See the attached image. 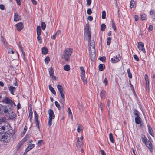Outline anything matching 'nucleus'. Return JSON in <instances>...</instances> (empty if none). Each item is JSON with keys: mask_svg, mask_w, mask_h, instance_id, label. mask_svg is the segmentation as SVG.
I'll list each match as a JSON object with an SVG mask.
<instances>
[{"mask_svg": "<svg viewBox=\"0 0 155 155\" xmlns=\"http://www.w3.org/2000/svg\"><path fill=\"white\" fill-rule=\"evenodd\" d=\"M90 46L92 47V50L95 49V42L94 40H92L91 41L90 44Z\"/></svg>", "mask_w": 155, "mask_h": 155, "instance_id": "a878e982", "label": "nucleus"}, {"mask_svg": "<svg viewBox=\"0 0 155 155\" xmlns=\"http://www.w3.org/2000/svg\"><path fill=\"white\" fill-rule=\"evenodd\" d=\"M145 80L146 82V84H149V81L148 75L146 74L145 75Z\"/></svg>", "mask_w": 155, "mask_h": 155, "instance_id": "473e14b6", "label": "nucleus"}, {"mask_svg": "<svg viewBox=\"0 0 155 155\" xmlns=\"http://www.w3.org/2000/svg\"><path fill=\"white\" fill-rule=\"evenodd\" d=\"M48 50L45 47H43L42 48V52L43 54L45 55L48 53Z\"/></svg>", "mask_w": 155, "mask_h": 155, "instance_id": "a211bd4d", "label": "nucleus"}, {"mask_svg": "<svg viewBox=\"0 0 155 155\" xmlns=\"http://www.w3.org/2000/svg\"><path fill=\"white\" fill-rule=\"evenodd\" d=\"M85 74H81V78L83 81L84 84H86L87 83V80L85 76Z\"/></svg>", "mask_w": 155, "mask_h": 155, "instance_id": "412c9836", "label": "nucleus"}, {"mask_svg": "<svg viewBox=\"0 0 155 155\" xmlns=\"http://www.w3.org/2000/svg\"><path fill=\"white\" fill-rule=\"evenodd\" d=\"M147 144H147H145V145L148 147V149H149V150H150V151L151 153H152L153 150V145L152 146H151L150 147H149V146H148V144Z\"/></svg>", "mask_w": 155, "mask_h": 155, "instance_id": "e433bc0d", "label": "nucleus"}, {"mask_svg": "<svg viewBox=\"0 0 155 155\" xmlns=\"http://www.w3.org/2000/svg\"><path fill=\"white\" fill-rule=\"evenodd\" d=\"M111 22H112V27L113 28L114 30V31H115L116 30V26L115 24V23H114V22L113 21V20H112Z\"/></svg>", "mask_w": 155, "mask_h": 155, "instance_id": "3c124183", "label": "nucleus"}, {"mask_svg": "<svg viewBox=\"0 0 155 155\" xmlns=\"http://www.w3.org/2000/svg\"><path fill=\"white\" fill-rule=\"evenodd\" d=\"M64 69L66 71H68L70 70V68L69 65L66 64L64 66Z\"/></svg>", "mask_w": 155, "mask_h": 155, "instance_id": "72a5a7b5", "label": "nucleus"}, {"mask_svg": "<svg viewBox=\"0 0 155 155\" xmlns=\"http://www.w3.org/2000/svg\"><path fill=\"white\" fill-rule=\"evenodd\" d=\"M141 118L139 116V117H136L135 118V122L137 124H139L141 123Z\"/></svg>", "mask_w": 155, "mask_h": 155, "instance_id": "dca6fc26", "label": "nucleus"}, {"mask_svg": "<svg viewBox=\"0 0 155 155\" xmlns=\"http://www.w3.org/2000/svg\"><path fill=\"white\" fill-rule=\"evenodd\" d=\"M7 127H5V126H0V133H5V130L7 128Z\"/></svg>", "mask_w": 155, "mask_h": 155, "instance_id": "f3484780", "label": "nucleus"}, {"mask_svg": "<svg viewBox=\"0 0 155 155\" xmlns=\"http://www.w3.org/2000/svg\"><path fill=\"white\" fill-rule=\"evenodd\" d=\"M83 144V143L82 142V141H80L79 140V137H78V149L81 148V146H82Z\"/></svg>", "mask_w": 155, "mask_h": 155, "instance_id": "393cba45", "label": "nucleus"}, {"mask_svg": "<svg viewBox=\"0 0 155 155\" xmlns=\"http://www.w3.org/2000/svg\"><path fill=\"white\" fill-rule=\"evenodd\" d=\"M35 118V120H38V116L36 111H34Z\"/></svg>", "mask_w": 155, "mask_h": 155, "instance_id": "58836bf2", "label": "nucleus"}, {"mask_svg": "<svg viewBox=\"0 0 155 155\" xmlns=\"http://www.w3.org/2000/svg\"><path fill=\"white\" fill-rule=\"evenodd\" d=\"M49 73L50 77L56 80V77L54 75V72L53 68L52 67H51L49 69Z\"/></svg>", "mask_w": 155, "mask_h": 155, "instance_id": "9b49d317", "label": "nucleus"}, {"mask_svg": "<svg viewBox=\"0 0 155 155\" xmlns=\"http://www.w3.org/2000/svg\"><path fill=\"white\" fill-rule=\"evenodd\" d=\"M98 68L99 71H102L105 68V65L103 64H100L99 65Z\"/></svg>", "mask_w": 155, "mask_h": 155, "instance_id": "6ab92c4d", "label": "nucleus"}, {"mask_svg": "<svg viewBox=\"0 0 155 155\" xmlns=\"http://www.w3.org/2000/svg\"><path fill=\"white\" fill-rule=\"evenodd\" d=\"M23 142H22L21 141L20 142H19L17 145V149H19L21 147L22 145L23 144Z\"/></svg>", "mask_w": 155, "mask_h": 155, "instance_id": "c03bdc74", "label": "nucleus"}, {"mask_svg": "<svg viewBox=\"0 0 155 155\" xmlns=\"http://www.w3.org/2000/svg\"><path fill=\"white\" fill-rule=\"evenodd\" d=\"M146 18V15L145 14H142L141 15V19L142 21L145 20Z\"/></svg>", "mask_w": 155, "mask_h": 155, "instance_id": "09e8293b", "label": "nucleus"}, {"mask_svg": "<svg viewBox=\"0 0 155 155\" xmlns=\"http://www.w3.org/2000/svg\"><path fill=\"white\" fill-rule=\"evenodd\" d=\"M148 128L149 132L150 134V135H151L153 137H154V134L153 132V130H152V128L149 125H148Z\"/></svg>", "mask_w": 155, "mask_h": 155, "instance_id": "2eb2a0df", "label": "nucleus"}, {"mask_svg": "<svg viewBox=\"0 0 155 155\" xmlns=\"http://www.w3.org/2000/svg\"><path fill=\"white\" fill-rule=\"evenodd\" d=\"M111 39V38L110 37H108L107 38V45H109L110 44Z\"/></svg>", "mask_w": 155, "mask_h": 155, "instance_id": "37998d69", "label": "nucleus"}, {"mask_svg": "<svg viewBox=\"0 0 155 155\" xmlns=\"http://www.w3.org/2000/svg\"><path fill=\"white\" fill-rule=\"evenodd\" d=\"M106 58L104 56L101 57L99 58L100 60L102 62H105L106 60Z\"/></svg>", "mask_w": 155, "mask_h": 155, "instance_id": "8fccbe9b", "label": "nucleus"}, {"mask_svg": "<svg viewBox=\"0 0 155 155\" xmlns=\"http://www.w3.org/2000/svg\"><path fill=\"white\" fill-rule=\"evenodd\" d=\"M21 19L20 16L19 15L17 12L14 13V21H17Z\"/></svg>", "mask_w": 155, "mask_h": 155, "instance_id": "ddd939ff", "label": "nucleus"}, {"mask_svg": "<svg viewBox=\"0 0 155 155\" xmlns=\"http://www.w3.org/2000/svg\"><path fill=\"white\" fill-rule=\"evenodd\" d=\"M109 138L110 141L112 143H113L114 142V140L113 134L111 133H110L109 134Z\"/></svg>", "mask_w": 155, "mask_h": 155, "instance_id": "c85d7f7f", "label": "nucleus"}, {"mask_svg": "<svg viewBox=\"0 0 155 155\" xmlns=\"http://www.w3.org/2000/svg\"><path fill=\"white\" fill-rule=\"evenodd\" d=\"M28 139V137H24L22 140H21V142H23V143H24L25 142L27 141V140Z\"/></svg>", "mask_w": 155, "mask_h": 155, "instance_id": "bf43d9fd", "label": "nucleus"}, {"mask_svg": "<svg viewBox=\"0 0 155 155\" xmlns=\"http://www.w3.org/2000/svg\"><path fill=\"white\" fill-rule=\"evenodd\" d=\"M9 90L11 94L13 95L14 94V91L15 90V88L12 86H10L9 87Z\"/></svg>", "mask_w": 155, "mask_h": 155, "instance_id": "aec40b11", "label": "nucleus"}, {"mask_svg": "<svg viewBox=\"0 0 155 155\" xmlns=\"http://www.w3.org/2000/svg\"><path fill=\"white\" fill-rule=\"evenodd\" d=\"M3 107H2L3 108ZM13 109H11L10 111L9 109L6 108V107L5 108H3L2 109V111L0 112L1 113L4 114L6 116L10 115L11 116V117L13 118H15V117H17L15 113L12 111Z\"/></svg>", "mask_w": 155, "mask_h": 155, "instance_id": "f03ea898", "label": "nucleus"}, {"mask_svg": "<svg viewBox=\"0 0 155 155\" xmlns=\"http://www.w3.org/2000/svg\"><path fill=\"white\" fill-rule=\"evenodd\" d=\"M87 2V6H89L91 3V0H86Z\"/></svg>", "mask_w": 155, "mask_h": 155, "instance_id": "6e6d98bb", "label": "nucleus"}, {"mask_svg": "<svg viewBox=\"0 0 155 155\" xmlns=\"http://www.w3.org/2000/svg\"><path fill=\"white\" fill-rule=\"evenodd\" d=\"M105 93V91L104 90H102L101 91L100 93V96L101 97V98L103 99L104 98Z\"/></svg>", "mask_w": 155, "mask_h": 155, "instance_id": "bb28decb", "label": "nucleus"}, {"mask_svg": "<svg viewBox=\"0 0 155 155\" xmlns=\"http://www.w3.org/2000/svg\"><path fill=\"white\" fill-rule=\"evenodd\" d=\"M5 127H7V128H6L5 129H6L5 130V134H6L7 135H9L10 137L11 135L13 132V130L12 129V127L9 125L7 126L5 125Z\"/></svg>", "mask_w": 155, "mask_h": 155, "instance_id": "0eeeda50", "label": "nucleus"}, {"mask_svg": "<svg viewBox=\"0 0 155 155\" xmlns=\"http://www.w3.org/2000/svg\"><path fill=\"white\" fill-rule=\"evenodd\" d=\"M89 57L91 60L94 61L95 58V49L91 50L90 47L89 48Z\"/></svg>", "mask_w": 155, "mask_h": 155, "instance_id": "423d86ee", "label": "nucleus"}, {"mask_svg": "<svg viewBox=\"0 0 155 155\" xmlns=\"http://www.w3.org/2000/svg\"><path fill=\"white\" fill-rule=\"evenodd\" d=\"M43 142L42 140H41L38 141V146H40L42 145V143Z\"/></svg>", "mask_w": 155, "mask_h": 155, "instance_id": "5fc2aeb1", "label": "nucleus"}, {"mask_svg": "<svg viewBox=\"0 0 155 155\" xmlns=\"http://www.w3.org/2000/svg\"><path fill=\"white\" fill-rule=\"evenodd\" d=\"M17 30L18 31H20L22 30L24 27L23 24L22 22H20L15 25Z\"/></svg>", "mask_w": 155, "mask_h": 155, "instance_id": "1a4fd4ad", "label": "nucleus"}, {"mask_svg": "<svg viewBox=\"0 0 155 155\" xmlns=\"http://www.w3.org/2000/svg\"><path fill=\"white\" fill-rule=\"evenodd\" d=\"M53 119L48 118V125L50 126L52 124Z\"/></svg>", "mask_w": 155, "mask_h": 155, "instance_id": "de8ad7c7", "label": "nucleus"}, {"mask_svg": "<svg viewBox=\"0 0 155 155\" xmlns=\"http://www.w3.org/2000/svg\"><path fill=\"white\" fill-rule=\"evenodd\" d=\"M65 92L64 91L60 92V94L61 96V98L60 99V101H64L65 100V96L64 95Z\"/></svg>", "mask_w": 155, "mask_h": 155, "instance_id": "5701e85b", "label": "nucleus"}, {"mask_svg": "<svg viewBox=\"0 0 155 155\" xmlns=\"http://www.w3.org/2000/svg\"><path fill=\"white\" fill-rule=\"evenodd\" d=\"M55 104L56 106L58 108V110H61V107L58 103L56 101L55 102Z\"/></svg>", "mask_w": 155, "mask_h": 155, "instance_id": "4c0bfd02", "label": "nucleus"}, {"mask_svg": "<svg viewBox=\"0 0 155 155\" xmlns=\"http://www.w3.org/2000/svg\"><path fill=\"white\" fill-rule=\"evenodd\" d=\"M62 101H60V102L62 104V106H61L63 108H64V103H65V100L64 101H63V102H62Z\"/></svg>", "mask_w": 155, "mask_h": 155, "instance_id": "0e129e2a", "label": "nucleus"}, {"mask_svg": "<svg viewBox=\"0 0 155 155\" xmlns=\"http://www.w3.org/2000/svg\"><path fill=\"white\" fill-rule=\"evenodd\" d=\"M127 71L129 78H132V76L131 73L130 72V69L129 68L127 69Z\"/></svg>", "mask_w": 155, "mask_h": 155, "instance_id": "c756f323", "label": "nucleus"}, {"mask_svg": "<svg viewBox=\"0 0 155 155\" xmlns=\"http://www.w3.org/2000/svg\"><path fill=\"white\" fill-rule=\"evenodd\" d=\"M35 123L36 124V126L37 127L39 130H40V127H39V122L38 120H35Z\"/></svg>", "mask_w": 155, "mask_h": 155, "instance_id": "f704fd0d", "label": "nucleus"}, {"mask_svg": "<svg viewBox=\"0 0 155 155\" xmlns=\"http://www.w3.org/2000/svg\"><path fill=\"white\" fill-rule=\"evenodd\" d=\"M92 12L90 8H88L87 10V13L88 15H91L92 14Z\"/></svg>", "mask_w": 155, "mask_h": 155, "instance_id": "13d9d810", "label": "nucleus"}, {"mask_svg": "<svg viewBox=\"0 0 155 155\" xmlns=\"http://www.w3.org/2000/svg\"><path fill=\"white\" fill-rule=\"evenodd\" d=\"M34 146L35 145L34 144H31L28 146L30 147V149L31 150L34 147Z\"/></svg>", "mask_w": 155, "mask_h": 155, "instance_id": "774afa93", "label": "nucleus"}, {"mask_svg": "<svg viewBox=\"0 0 155 155\" xmlns=\"http://www.w3.org/2000/svg\"><path fill=\"white\" fill-rule=\"evenodd\" d=\"M32 111L31 110V112H30L29 114V117H30V120H31L32 119Z\"/></svg>", "mask_w": 155, "mask_h": 155, "instance_id": "052dcab7", "label": "nucleus"}, {"mask_svg": "<svg viewBox=\"0 0 155 155\" xmlns=\"http://www.w3.org/2000/svg\"><path fill=\"white\" fill-rule=\"evenodd\" d=\"M137 47L140 50L142 51L144 53H146L145 50L144 48V45L142 42L138 43Z\"/></svg>", "mask_w": 155, "mask_h": 155, "instance_id": "6e6552de", "label": "nucleus"}, {"mask_svg": "<svg viewBox=\"0 0 155 155\" xmlns=\"http://www.w3.org/2000/svg\"><path fill=\"white\" fill-rule=\"evenodd\" d=\"M41 26L43 30H44L46 27V25L45 22H42L41 24Z\"/></svg>", "mask_w": 155, "mask_h": 155, "instance_id": "c9c22d12", "label": "nucleus"}, {"mask_svg": "<svg viewBox=\"0 0 155 155\" xmlns=\"http://www.w3.org/2000/svg\"><path fill=\"white\" fill-rule=\"evenodd\" d=\"M68 114L69 115H70L71 116V119H73V116L72 115V113L71 110L70 109V108H68Z\"/></svg>", "mask_w": 155, "mask_h": 155, "instance_id": "603ef678", "label": "nucleus"}, {"mask_svg": "<svg viewBox=\"0 0 155 155\" xmlns=\"http://www.w3.org/2000/svg\"><path fill=\"white\" fill-rule=\"evenodd\" d=\"M37 39L39 43H41L42 42V40L40 35H37Z\"/></svg>", "mask_w": 155, "mask_h": 155, "instance_id": "79ce46f5", "label": "nucleus"}, {"mask_svg": "<svg viewBox=\"0 0 155 155\" xmlns=\"http://www.w3.org/2000/svg\"><path fill=\"white\" fill-rule=\"evenodd\" d=\"M106 28V26L104 24H102L101 25V30L102 31H105V29Z\"/></svg>", "mask_w": 155, "mask_h": 155, "instance_id": "7c9ffc66", "label": "nucleus"}, {"mask_svg": "<svg viewBox=\"0 0 155 155\" xmlns=\"http://www.w3.org/2000/svg\"><path fill=\"white\" fill-rule=\"evenodd\" d=\"M100 152L102 155H106L105 153L103 150H101L100 151Z\"/></svg>", "mask_w": 155, "mask_h": 155, "instance_id": "69168bd1", "label": "nucleus"}, {"mask_svg": "<svg viewBox=\"0 0 155 155\" xmlns=\"http://www.w3.org/2000/svg\"><path fill=\"white\" fill-rule=\"evenodd\" d=\"M134 2L133 0H131L130 2V8H133Z\"/></svg>", "mask_w": 155, "mask_h": 155, "instance_id": "49530a36", "label": "nucleus"}, {"mask_svg": "<svg viewBox=\"0 0 155 155\" xmlns=\"http://www.w3.org/2000/svg\"><path fill=\"white\" fill-rule=\"evenodd\" d=\"M37 35H40L41 34L42 31L39 26H38L37 27Z\"/></svg>", "mask_w": 155, "mask_h": 155, "instance_id": "4be33fe9", "label": "nucleus"}, {"mask_svg": "<svg viewBox=\"0 0 155 155\" xmlns=\"http://www.w3.org/2000/svg\"><path fill=\"white\" fill-rule=\"evenodd\" d=\"M141 138L142 140V142L145 144H147V143L148 141L149 140H147V138H146L145 136L143 134H142L141 135Z\"/></svg>", "mask_w": 155, "mask_h": 155, "instance_id": "4468645a", "label": "nucleus"}, {"mask_svg": "<svg viewBox=\"0 0 155 155\" xmlns=\"http://www.w3.org/2000/svg\"><path fill=\"white\" fill-rule=\"evenodd\" d=\"M84 33L88 36V41L89 42L91 40V30L90 29L89 24H87L85 25V28L84 30Z\"/></svg>", "mask_w": 155, "mask_h": 155, "instance_id": "39448f33", "label": "nucleus"}, {"mask_svg": "<svg viewBox=\"0 0 155 155\" xmlns=\"http://www.w3.org/2000/svg\"><path fill=\"white\" fill-rule=\"evenodd\" d=\"M134 59L137 61H139V59L137 55L135 54L134 55Z\"/></svg>", "mask_w": 155, "mask_h": 155, "instance_id": "4d7b16f0", "label": "nucleus"}, {"mask_svg": "<svg viewBox=\"0 0 155 155\" xmlns=\"http://www.w3.org/2000/svg\"><path fill=\"white\" fill-rule=\"evenodd\" d=\"M49 88L52 94H53L54 95H55L56 94V92L54 89L53 88L51 85H49Z\"/></svg>", "mask_w": 155, "mask_h": 155, "instance_id": "b1692460", "label": "nucleus"}, {"mask_svg": "<svg viewBox=\"0 0 155 155\" xmlns=\"http://www.w3.org/2000/svg\"><path fill=\"white\" fill-rule=\"evenodd\" d=\"M57 88L59 91V92H62L63 91V89L62 87L60 85H57Z\"/></svg>", "mask_w": 155, "mask_h": 155, "instance_id": "cd10ccee", "label": "nucleus"}, {"mask_svg": "<svg viewBox=\"0 0 155 155\" xmlns=\"http://www.w3.org/2000/svg\"><path fill=\"white\" fill-rule=\"evenodd\" d=\"M106 13L105 11H103L102 12V18L103 19H104L106 18Z\"/></svg>", "mask_w": 155, "mask_h": 155, "instance_id": "ea45409f", "label": "nucleus"}, {"mask_svg": "<svg viewBox=\"0 0 155 155\" xmlns=\"http://www.w3.org/2000/svg\"><path fill=\"white\" fill-rule=\"evenodd\" d=\"M120 56L119 54L116 56L115 58H112L111 59V62L113 63H116L120 60Z\"/></svg>", "mask_w": 155, "mask_h": 155, "instance_id": "9d476101", "label": "nucleus"}, {"mask_svg": "<svg viewBox=\"0 0 155 155\" xmlns=\"http://www.w3.org/2000/svg\"><path fill=\"white\" fill-rule=\"evenodd\" d=\"M87 19L90 21H92L93 19V17L91 16H88L87 18Z\"/></svg>", "mask_w": 155, "mask_h": 155, "instance_id": "e2e57ef3", "label": "nucleus"}, {"mask_svg": "<svg viewBox=\"0 0 155 155\" xmlns=\"http://www.w3.org/2000/svg\"><path fill=\"white\" fill-rule=\"evenodd\" d=\"M49 117L48 118L54 119L55 118V115L52 109H50L48 110Z\"/></svg>", "mask_w": 155, "mask_h": 155, "instance_id": "f8f14e48", "label": "nucleus"}, {"mask_svg": "<svg viewBox=\"0 0 155 155\" xmlns=\"http://www.w3.org/2000/svg\"><path fill=\"white\" fill-rule=\"evenodd\" d=\"M72 51V50L71 49H66L64 52L62 58L66 61H68L70 60V56L71 54Z\"/></svg>", "mask_w": 155, "mask_h": 155, "instance_id": "7ed1b4c3", "label": "nucleus"}, {"mask_svg": "<svg viewBox=\"0 0 155 155\" xmlns=\"http://www.w3.org/2000/svg\"><path fill=\"white\" fill-rule=\"evenodd\" d=\"M8 53H11L13 54L14 53V51L12 50V49H9L8 50Z\"/></svg>", "mask_w": 155, "mask_h": 155, "instance_id": "338daca9", "label": "nucleus"}, {"mask_svg": "<svg viewBox=\"0 0 155 155\" xmlns=\"http://www.w3.org/2000/svg\"><path fill=\"white\" fill-rule=\"evenodd\" d=\"M133 114L135 116H136V117H139V115H138L139 112L138 110L136 109H134L133 110Z\"/></svg>", "mask_w": 155, "mask_h": 155, "instance_id": "2f4dec72", "label": "nucleus"}, {"mask_svg": "<svg viewBox=\"0 0 155 155\" xmlns=\"http://www.w3.org/2000/svg\"><path fill=\"white\" fill-rule=\"evenodd\" d=\"M1 41L3 42L4 45L5 44V40L4 38V37L3 36H2L1 37Z\"/></svg>", "mask_w": 155, "mask_h": 155, "instance_id": "864d4df0", "label": "nucleus"}, {"mask_svg": "<svg viewBox=\"0 0 155 155\" xmlns=\"http://www.w3.org/2000/svg\"><path fill=\"white\" fill-rule=\"evenodd\" d=\"M11 137L6 134L0 133V141H2L4 143H8L10 140Z\"/></svg>", "mask_w": 155, "mask_h": 155, "instance_id": "20e7f679", "label": "nucleus"}, {"mask_svg": "<svg viewBox=\"0 0 155 155\" xmlns=\"http://www.w3.org/2000/svg\"><path fill=\"white\" fill-rule=\"evenodd\" d=\"M80 69L81 74H85V71L83 67H80Z\"/></svg>", "mask_w": 155, "mask_h": 155, "instance_id": "a18cd8bd", "label": "nucleus"}, {"mask_svg": "<svg viewBox=\"0 0 155 155\" xmlns=\"http://www.w3.org/2000/svg\"><path fill=\"white\" fill-rule=\"evenodd\" d=\"M81 127L80 125L79 124L78 126V132H81Z\"/></svg>", "mask_w": 155, "mask_h": 155, "instance_id": "680f3d73", "label": "nucleus"}, {"mask_svg": "<svg viewBox=\"0 0 155 155\" xmlns=\"http://www.w3.org/2000/svg\"><path fill=\"white\" fill-rule=\"evenodd\" d=\"M0 102H3L5 104H7V106H2L0 105V112L2 111L3 107V109L6 107V108L9 109L10 111L11 109H13L14 107L16 106V104L15 102L12 100L10 97H5L3 98V99L2 101H0Z\"/></svg>", "mask_w": 155, "mask_h": 155, "instance_id": "f257e3e1", "label": "nucleus"}, {"mask_svg": "<svg viewBox=\"0 0 155 155\" xmlns=\"http://www.w3.org/2000/svg\"><path fill=\"white\" fill-rule=\"evenodd\" d=\"M45 61L46 63L47 64H48V63L50 61V58L49 57H47L45 59Z\"/></svg>", "mask_w": 155, "mask_h": 155, "instance_id": "a19ab883", "label": "nucleus"}]
</instances>
